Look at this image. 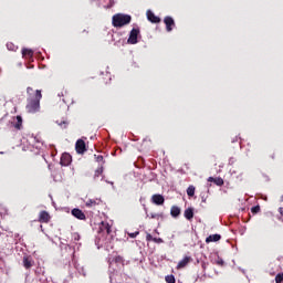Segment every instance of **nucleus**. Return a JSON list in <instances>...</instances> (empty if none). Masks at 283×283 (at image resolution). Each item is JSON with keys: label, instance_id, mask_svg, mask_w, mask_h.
I'll return each instance as SVG.
<instances>
[{"label": "nucleus", "instance_id": "ea45409f", "mask_svg": "<svg viewBox=\"0 0 283 283\" xmlns=\"http://www.w3.org/2000/svg\"><path fill=\"white\" fill-rule=\"evenodd\" d=\"M279 212L281 216H283V208H279Z\"/></svg>", "mask_w": 283, "mask_h": 283}, {"label": "nucleus", "instance_id": "cd10ccee", "mask_svg": "<svg viewBox=\"0 0 283 283\" xmlns=\"http://www.w3.org/2000/svg\"><path fill=\"white\" fill-rule=\"evenodd\" d=\"M216 185H218L219 187H221V185H224V180H222V178H218L214 179Z\"/></svg>", "mask_w": 283, "mask_h": 283}, {"label": "nucleus", "instance_id": "7c9ffc66", "mask_svg": "<svg viewBox=\"0 0 283 283\" xmlns=\"http://www.w3.org/2000/svg\"><path fill=\"white\" fill-rule=\"evenodd\" d=\"M95 159L97 163H103V155H95Z\"/></svg>", "mask_w": 283, "mask_h": 283}, {"label": "nucleus", "instance_id": "c85d7f7f", "mask_svg": "<svg viewBox=\"0 0 283 283\" xmlns=\"http://www.w3.org/2000/svg\"><path fill=\"white\" fill-rule=\"evenodd\" d=\"M252 213H260V206H254L251 209Z\"/></svg>", "mask_w": 283, "mask_h": 283}, {"label": "nucleus", "instance_id": "5701e85b", "mask_svg": "<svg viewBox=\"0 0 283 283\" xmlns=\"http://www.w3.org/2000/svg\"><path fill=\"white\" fill-rule=\"evenodd\" d=\"M166 282L167 283H176V277L174 275H167L166 276Z\"/></svg>", "mask_w": 283, "mask_h": 283}, {"label": "nucleus", "instance_id": "a211bd4d", "mask_svg": "<svg viewBox=\"0 0 283 283\" xmlns=\"http://www.w3.org/2000/svg\"><path fill=\"white\" fill-rule=\"evenodd\" d=\"M22 56H29V59H32V56H34V51L31 49H22Z\"/></svg>", "mask_w": 283, "mask_h": 283}, {"label": "nucleus", "instance_id": "393cba45", "mask_svg": "<svg viewBox=\"0 0 283 283\" xmlns=\"http://www.w3.org/2000/svg\"><path fill=\"white\" fill-rule=\"evenodd\" d=\"M77 271H78L80 275H83L84 277L87 275L85 268H77Z\"/></svg>", "mask_w": 283, "mask_h": 283}, {"label": "nucleus", "instance_id": "9d476101", "mask_svg": "<svg viewBox=\"0 0 283 283\" xmlns=\"http://www.w3.org/2000/svg\"><path fill=\"white\" fill-rule=\"evenodd\" d=\"M99 231H103V232L107 233V235H109V233H112V226H109L105 221H102L101 227H99Z\"/></svg>", "mask_w": 283, "mask_h": 283}, {"label": "nucleus", "instance_id": "f704fd0d", "mask_svg": "<svg viewBox=\"0 0 283 283\" xmlns=\"http://www.w3.org/2000/svg\"><path fill=\"white\" fill-rule=\"evenodd\" d=\"M59 125H60V127L65 129V127H67V122H61V123H59Z\"/></svg>", "mask_w": 283, "mask_h": 283}, {"label": "nucleus", "instance_id": "2eb2a0df", "mask_svg": "<svg viewBox=\"0 0 283 283\" xmlns=\"http://www.w3.org/2000/svg\"><path fill=\"white\" fill-rule=\"evenodd\" d=\"M170 216H172V218H178V216H180V208L178 206H172L170 209Z\"/></svg>", "mask_w": 283, "mask_h": 283}, {"label": "nucleus", "instance_id": "f257e3e1", "mask_svg": "<svg viewBox=\"0 0 283 283\" xmlns=\"http://www.w3.org/2000/svg\"><path fill=\"white\" fill-rule=\"evenodd\" d=\"M28 94V104H27V112L29 114H36L41 109V98L43 95L41 94V90H36L34 94L33 87L27 88Z\"/></svg>", "mask_w": 283, "mask_h": 283}, {"label": "nucleus", "instance_id": "39448f33", "mask_svg": "<svg viewBox=\"0 0 283 283\" xmlns=\"http://www.w3.org/2000/svg\"><path fill=\"white\" fill-rule=\"evenodd\" d=\"M164 23L166 25L167 32H171L174 30V27L176 25V22L174 21V18H171V17H166L164 19Z\"/></svg>", "mask_w": 283, "mask_h": 283}, {"label": "nucleus", "instance_id": "412c9836", "mask_svg": "<svg viewBox=\"0 0 283 283\" xmlns=\"http://www.w3.org/2000/svg\"><path fill=\"white\" fill-rule=\"evenodd\" d=\"M86 207H96V205H98V202H96V200L94 199H88L85 202Z\"/></svg>", "mask_w": 283, "mask_h": 283}, {"label": "nucleus", "instance_id": "b1692460", "mask_svg": "<svg viewBox=\"0 0 283 283\" xmlns=\"http://www.w3.org/2000/svg\"><path fill=\"white\" fill-rule=\"evenodd\" d=\"M105 4L104 8H112V6H114V0H104Z\"/></svg>", "mask_w": 283, "mask_h": 283}, {"label": "nucleus", "instance_id": "7ed1b4c3", "mask_svg": "<svg viewBox=\"0 0 283 283\" xmlns=\"http://www.w3.org/2000/svg\"><path fill=\"white\" fill-rule=\"evenodd\" d=\"M140 34V29H132V31L129 32V36L127 40V43H129L130 45H136V43H138V35Z\"/></svg>", "mask_w": 283, "mask_h": 283}, {"label": "nucleus", "instance_id": "a19ab883", "mask_svg": "<svg viewBox=\"0 0 283 283\" xmlns=\"http://www.w3.org/2000/svg\"><path fill=\"white\" fill-rule=\"evenodd\" d=\"M281 202H283V196H281Z\"/></svg>", "mask_w": 283, "mask_h": 283}, {"label": "nucleus", "instance_id": "423d86ee", "mask_svg": "<svg viewBox=\"0 0 283 283\" xmlns=\"http://www.w3.org/2000/svg\"><path fill=\"white\" fill-rule=\"evenodd\" d=\"M75 149L78 154H85V151H87L85 148V142L83 139H78L75 144Z\"/></svg>", "mask_w": 283, "mask_h": 283}, {"label": "nucleus", "instance_id": "2f4dec72", "mask_svg": "<svg viewBox=\"0 0 283 283\" xmlns=\"http://www.w3.org/2000/svg\"><path fill=\"white\" fill-rule=\"evenodd\" d=\"M101 174H103V168H98L96 171H95V178L101 176Z\"/></svg>", "mask_w": 283, "mask_h": 283}, {"label": "nucleus", "instance_id": "ddd939ff", "mask_svg": "<svg viewBox=\"0 0 283 283\" xmlns=\"http://www.w3.org/2000/svg\"><path fill=\"white\" fill-rule=\"evenodd\" d=\"M39 220L40 222H50V213H48L46 211L40 212Z\"/></svg>", "mask_w": 283, "mask_h": 283}, {"label": "nucleus", "instance_id": "6ab92c4d", "mask_svg": "<svg viewBox=\"0 0 283 283\" xmlns=\"http://www.w3.org/2000/svg\"><path fill=\"white\" fill-rule=\"evenodd\" d=\"M23 266L25 269H31L32 266V260L30 259V256H24L23 258Z\"/></svg>", "mask_w": 283, "mask_h": 283}, {"label": "nucleus", "instance_id": "a878e982", "mask_svg": "<svg viewBox=\"0 0 283 283\" xmlns=\"http://www.w3.org/2000/svg\"><path fill=\"white\" fill-rule=\"evenodd\" d=\"M7 49L11 52H14V50H17V46H14L12 43H7Z\"/></svg>", "mask_w": 283, "mask_h": 283}, {"label": "nucleus", "instance_id": "9b49d317", "mask_svg": "<svg viewBox=\"0 0 283 283\" xmlns=\"http://www.w3.org/2000/svg\"><path fill=\"white\" fill-rule=\"evenodd\" d=\"M147 19L151 23H160V18L156 17L150 10L147 11Z\"/></svg>", "mask_w": 283, "mask_h": 283}, {"label": "nucleus", "instance_id": "4be33fe9", "mask_svg": "<svg viewBox=\"0 0 283 283\" xmlns=\"http://www.w3.org/2000/svg\"><path fill=\"white\" fill-rule=\"evenodd\" d=\"M72 240H73V242H74V244H76V242H78V240H81V234H78V233H73L72 234Z\"/></svg>", "mask_w": 283, "mask_h": 283}, {"label": "nucleus", "instance_id": "bb28decb", "mask_svg": "<svg viewBox=\"0 0 283 283\" xmlns=\"http://www.w3.org/2000/svg\"><path fill=\"white\" fill-rule=\"evenodd\" d=\"M275 282H276V283L283 282V273H282V274H277V275L275 276Z\"/></svg>", "mask_w": 283, "mask_h": 283}, {"label": "nucleus", "instance_id": "4c0bfd02", "mask_svg": "<svg viewBox=\"0 0 283 283\" xmlns=\"http://www.w3.org/2000/svg\"><path fill=\"white\" fill-rule=\"evenodd\" d=\"M217 264H220L222 266V264H224V261L222 259L217 261Z\"/></svg>", "mask_w": 283, "mask_h": 283}, {"label": "nucleus", "instance_id": "e433bc0d", "mask_svg": "<svg viewBox=\"0 0 283 283\" xmlns=\"http://www.w3.org/2000/svg\"><path fill=\"white\" fill-rule=\"evenodd\" d=\"M208 182H216V179L213 177H209Z\"/></svg>", "mask_w": 283, "mask_h": 283}, {"label": "nucleus", "instance_id": "473e14b6", "mask_svg": "<svg viewBox=\"0 0 283 283\" xmlns=\"http://www.w3.org/2000/svg\"><path fill=\"white\" fill-rule=\"evenodd\" d=\"M150 218L158 220L160 218L159 213H150Z\"/></svg>", "mask_w": 283, "mask_h": 283}, {"label": "nucleus", "instance_id": "dca6fc26", "mask_svg": "<svg viewBox=\"0 0 283 283\" xmlns=\"http://www.w3.org/2000/svg\"><path fill=\"white\" fill-rule=\"evenodd\" d=\"M220 238V234H212L206 239V242L207 244H209V242H219Z\"/></svg>", "mask_w": 283, "mask_h": 283}, {"label": "nucleus", "instance_id": "20e7f679", "mask_svg": "<svg viewBox=\"0 0 283 283\" xmlns=\"http://www.w3.org/2000/svg\"><path fill=\"white\" fill-rule=\"evenodd\" d=\"M71 164H72V155L64 153L61 157L60 165H62V167H69V165Z\"/></svg>", "mask_w": 283, "mask_h": 283}, {"label": "nucleus", "instance_id": "f8f14e48", "mask_svg": "<svg viewBox=\"0 0 283 283\" xmlns=\"http://www.w3.org/2000/svg\"><path fill=\"white\" fill-rule=\"evenodd\" d=\"M22 125L23 118L21 116H17L13 122V127H15V129H21Z\"/></svg>", "mask_w": 283, "mask_h": 283}, {"label": "nucleus", "instance_id": "1a4fd4ad", "mask_svg": "<svg viewBox=\"0 0 283 283\" xmlns=\"http://www.w3.org/2000/svg\"><path fill=\"white\" fill-rule=\"evenodd\" d=\"M151 200L154 202V205H165V197H163V195H154L151 197Z\"/></svg>", "mask_w": 283, "mask_h": 283}, {"label": "nucleus", "instance_id": "c756f323", "mask_svg": "<svg viewBox=\"0 0 283 283\" xmlns=\"http://www.w3.org/2000/svg\"><path fill=\"white\" fill-rule=\"evenodd\" d=\"M153 242H155L156 244H163V242H165V241L160 238H155V239H153Z\"/></svg>", "mask_w": 283, "mask_h": 283}, {"label": "nucleus", "instance_id": "72a5a7b5", "mask_svg": "<svg viewBox=\"0 0 283 283\" xmlns=\"http://www.w3.org/2000/svg\"><path fill=\"white\" fill-rule=\"evenodd\" d=\"M154 237L151 235V234H147L146 235V240H147V242H151V241H154Z\"/></svg>", "mask_w": 283, "mask_h": 283}, {"label": "nucleus", "instance_id": "4468645a", "mask_svg": "<svg viewBox=\"0 0 283 283\" xmlns=\"http://www.w3.org/2000/svg\"><path fill=\"white\" fill-rule=\"evenodd\" d=\"M184 216L186 220H193V208L186 209Z\"/></svg>", "mask_w": 283, "mask_h": 283}, {"label": "nucleus", "instance_id": "58836bf2", "mask_svg": "<svg viewBox=\"0 0 283 283\" xmlns=\"http://www.w3.org/2000/svg\"><path fill=\"white\" fill-rule=\"evenodd\" d=\"M122 261H123V258H120V256L116 258V262H122Z\"/></svg>", "mask_w": 283, "mask_h": 283}, {"label": "nucleus", "instance_id": "f03ea898", "mask_svg": "<svg viewBox=\"0 0 283 283\" xmlns=\"http://www.w3.org/2000/svg\"><path fill=\"white\" fill-rule=\"evenodd\" d=\"M112 21L114 28H123L132 23V15L125 13H116L115 15H113Z\"/></svg>", "mask_w": 283, "mask_h": 283}, {"label": "nucleus", "instance_id": "0eeeda50", "mask_svg": "<svg viewBox=\"0 0 283 283\" xmlns=\"http://www.w3.org/2000/svg\"><path fill=\"white\" fill-rule=\"evenodd\" d=\"M27 143H29V145L31 147H35L36 149H39V138H36L34 135H29L27 137Z\"/></svg>", "mask_w": 283, "mask_h": 283}, {"label": "nucleus", "instance_id": "6e6552de", "mask_svg": "<svg viewBox=\"0 0 283 283\" xmlns=\"http://www.w3.org/2000/svg\"><path fill=\"white\" fill-rule=\"evenodd\" d=\"M71 213L74 218H77V220H85V213L78 208H74Z\"/></svg>", "mask_w": 283, "mask_h": 283}, {"label": "nucleus", "instance_id": "c9c22d12", "mask_svg": "<svg viewBox=\"0 0 283 283\" xmlns=\"http://www.w3.org/2000/svg\"><path fill=\"white\" fill-rule=\"evenodd\" d=\"M139 232H133V233H129V238H136L138 235Z\"/></svg>", "mask_w": 283, "mask_h": 283}, {"label": "nucleus", "instance_id": "f3484780", "mask_svg": "<svg viewBox=\"0 0 283 283\" xmlns=\"http://www.w3.org/2000/svg\"><path fill=\"white\" fill-rule=\"evenodd\" d=\"M187 264H189V256H186L181 261H179L177 269H185Z\"/></svg>", "mask_w": 283, "mask_h": 283}, {"label": "nucleus", "instance_id": "aec40b11", "mask_svg": "<svg viewBox=\"0 0 283 283\" xmlns=\"http://www.w3.org/2000/svg\"><path fill=\"white\" fill-rule=\"evenodd\" d=\"M187 195L191 198L196 195V187L189 186L187 189Z\"/></svg>", "mask_w": 283, "mask_h": 283}]
</instances>
